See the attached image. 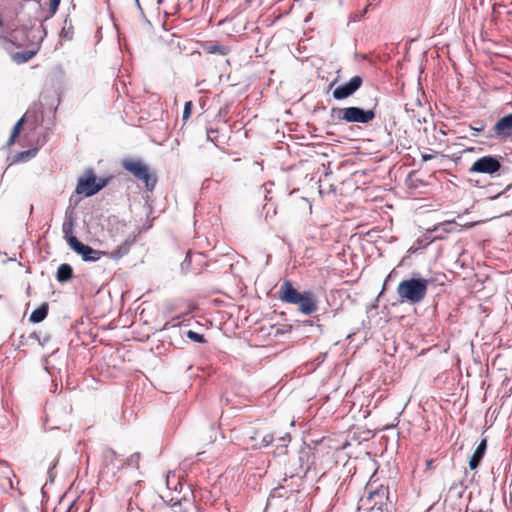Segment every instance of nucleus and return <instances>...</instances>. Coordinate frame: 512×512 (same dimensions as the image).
I'll return each instance as SVG.
<instances>
[{
	"label": "nucleus",
	"mask_w": 512,
	"mask_h": 512,
	"mask_svg": "<svg viewBox=\"0 0 512 512\" xmlns=\"http://www.w3.org/2000/svg\"><path fill=\"white\" fill-rule=\"evenodd\" d=\"M428 284L429 281L421 277L405 279L398 284L397 294L401 302L418 304L425 299Z\"/></svg>",
	"instance_id": "nucleus-1"
},
{
	"label": "nucleus",
	"mask_w": 512,
	"mask_h": 512,
	"mask_svg": "<svg viewBox=\"0 0 512 512\" xmlns=\"http://www.w3.org/2000/svg\"><path fill=\"white\" fill-rule=\"evenodd\" d=\"M375 108L376 105L371 109H363L357 106L345 108L333 107L331 109V116L346 123L367 124L375 118Z\"/></svg>",
	"instance_id": "nucleus-2"
},
{
	"label": "nucleus",
	"mask_w": 512,
	"mask_h": 512,
	"mask_svg": "<svg viewBox=\"0 0 512 512\" xmlns=\"http://www.w3.org/2000/svg\"><path fill=\"white\" fill-rule=\"evenodd\" d=\"M123 167L138 180L143 181L148 191H152L155 188L157 179L155 175L149 172L148 167L142 161L133 159L124 160Z\"/></svg>",
	"instance_id": "nucleus-3"
},
{
	"label": "nucleus",
	"mask_w": 512,
	"mask_h": 512,
	"mask_svg": "<svg viewBox=\"0 0 512 512\" xmlns=\"http://www.w3.org/2000/svg\"><path fill=\"white\" fill-rule=\"evenodd\" d=\"M106 183L107 181L105 179H99V181H97L94 171L89 169L78 179L76 193L90 197L104 188Z\"/></svg>",
	"instance_id": "nucleus-4"
},
{
	"label": "nucleus",
	"mask_w": 512,
	"mask_h": 512,
	"mask_svg": "<svg viewBox=\"0 0 512 512\" xmlns=\"http://www.w3.org/2000/svg\"><path fill=\"white\" fill-rule=\"evenodd\" d=\"M162 331H167L169 333V337H181L186 336L190 340L197 343H204L205 338L203 334L197 333L192 330H187L185 327L181 325V322L177 319H172L164 324Z\"/></svg>",
	"instance_id": "nucleus-5"
},
{
	"label": "nucleus",
	"mask_w": 512,
	"mask_h": 512,
	"mask_svg": "<svg viewBox=\"0 0 512 512\" xmlns=\"http://www.w3.org/2000/svg\"><path fill=\"white\" fill-rule=\"evenodd\" d=\"M511 137H512V113H509V114L501 117L494 124L493 128L485 134V138H487V139H498L500 141H505Z\"/></svg>",
	"instance_id": "nucleus-6"
},
{
	"label": "nucleus",
	"mask_w": 512,
	"mask_h": 512,
	"mask_svg": "<svg viewBox=\"0 0 512 512\" xmlns=\"http://www.w3.org/2000/svg\"><path fill=\"white\" fill-rule=\"evenodd\" d=\"M68 245L71 250L82 257L85 262H96L100 260L102 255H106L105 252L95 250L92 247L82 243L77 237H70L68 239Z\"/></svg>",
	"instance_id": "nucleus-7"
},
{
	"label": "nucleus",
	"mask_w": 512,
	"mask_h": 512,
	"mask_svg": "<svg viewBox=\"0 0 512 512\" xmlns=\"http://www.w3.org/2000/svg\"><path fill=\"white\" fill-rule=\"evenodd\" d=\"M501 168V163L496 156L488 155L478 158L470 168V172L494 174Z\"/></svg>",
	"instance_id": "nucleus-8"
},
{
	"label": "nucleus",
	"mask_w": 512,
	"mask_h": 512,
	"mask_svg": "<svg viewBox=\"0 0 512 512\" xmlns=\"http://www.w3.org/2000/svg\"><path fill=\"white\" fill-rule=\"evenodd\" d=\"M363 79L361 76H353L348 82L339 85L333 91V98L336 100H344L352 96L362 85Z\"/></svg>",
	"instance_id": "nucleus-9"
},
{
	"label": "nucleus",
	"mask_w": 512,
	"mask_h": 512,
	"mask_svg": "<svg viewBox=\"0 0 512 512\" xmlns=\"http://www.w3.org/2000/svg\"><path fill=\"white\" fill-rule=\"evenodd\" d=\"M303 293L298 292L290 281H285L279 290V299L289 304H296L301 300Z\"/></svg>",
	"instance_id": "nucleus-10"
},
{
	"label": "nucleus",
	"mask_w": 512,
	"mask_h": 512,
	"mask_svg": "<svg viewBox=\"0 0 512 512\" xmlns=\"http://www.w3.org/2000/svg\"><path fill=\"white\" fill-rule=\"evenodd\" d=\"M368 499L373 502L372 508L378 506V509H382L385 500L389 499V491L387 487L380 485L375 490L368 491Z\"/></svg>",
	"instance_id": "nucleus-11"
},
{
	"label": "nucleus",
	"mask_w": 512,
	"mask_h": 512,
	"mask_svg": "<svg viewBox=\"0 0 512 512\" xmlns=\"http://www.w3.org/2000/svg\"><path fill=\"white\" fill-rule=\"evenodd\" d=\"M295 305H298L299 310L305 315L314 313L318 308L314 295L311 292H304L301 300Z\"/></svg>",
	"instance_id": "nucleus-12"
},
{
	"label": "nucleus",
	"mask_w": 512,
	"mask_h": 512,
	"mask_svg": "<svg viewBox=\"0 0 512 512\" xmlns=\"http://www.w3.org/2000/svg\"><path fill=\"white\" fill-rule=\"evenodd\" d=\"M487 450V439H482L469 460V468L475 470L479 467Z\"/></svg>",
	"instance_id": "nucleus-13"
},
{
	"label": "nucleus",
	"mask_w": 512,
	"mask_h": 512,
	"mask_svg": "<svg viewBox=\"0 0 512 512\" xmlns=\"http://www.w3.org/2000/svg\"><path fill=\"white\" fill-rule=\"evenodd\" d=\"M168 505L173 512H188L192 503L187 499L171 498Z\"/></svg>",
	"instance_id": "nucleus-14"
},
{
	"label": "nucleus",
	"mask_w": 512,
	"mask_h": 512,
	"mask_svg": "<svg viewBox=\"0 0 512 512\" xmlns=\"http://www.w3.org/2000/svg\"><path fill=\"white\" fill-rule=\"evenodd\" d=\"M73 277V268L70 264H61L56 273V279L60 283H65Z\"/></svg>",
	"instance_id": "nucleus-15"
},
{
	"label": "nucleus",
	"mask_w": 512,
	"mask_h": 512,
	"mask_svg": "<svg viewBox=\"0 0 512 512\" xmlns=\"http://www.w3.org/2000/svg\"><path fill=\"white\" fill-rule=\"evenodd\" d=\"M47 314L48 304L43 303L31 313L29 320L32 323H40L47 317Z\"/></svg>",
	"instance_id": "nucleus-16"
},
{
	"label": "nucleus",
	"mask_w": 512,
	"mask_h": 512,
	"mask_svg": "<svg viewBox=\"0 0 512 512\" xmlns=\"http://www.w3.org/2000/svg\"><path fill=\"white\" fill-rule=\"evenodd\" d=\"M204 50L209 54H219L223 56L230 52V48L228 46L217 43H207L204 46Z\"/></svg>",
	"instance_id": "nucleus-17"
},
{
	"label": "nucleus",
	"mask_w": 512,
	"mask_h": 512,
	"mask_svg": "<svg viewBox=\"0 0 512 512\" xmlns=\"http://www.w3.org/2000/svg\"><path fill=\"white\" fill-rule=\"evenodd\" d=\"M433 231L438 233L437 238L442 239L444 237L443 234L456 231V224L450 221L444 222L435 226Z\"/></svg>",
	"instance_id": "nucleus-18"
},
{
	"label": "nucleus",
	"mask_w": 512,
	"mask_h": 512,
	"mask_svg": "<svg viewBox=\"0 0 512 512\" xmlns=\"http://www.w3.org/2000/svg\"><path fill=\"white\" fill-rule=\"evenodd\" d=\"M73 231H74V220H73L72 215H69L65 218V221L63 222V225H62V232L64 235V239L67 242L70 237H75L73 235Z\"/></svg>",
	"instance_id": "nucleus-19"
},
{
	"label": "nucleus",
	"mask_w": 512,
	"mask_h": 512,
	"mask_svg": "<svg viewBox=\"0 0 512 512\" xmlns=\"http://www.w3.org/2000/svg\"><path fill=\"white\" fill-rule=\"evenodd\" d=\"M273 440H274V437L272 434H265L261 437L260 443L251 444V448L261 449V448L267 447L273 442Z\"/></svg>",
	"instance_id": "nucleus-20"
},
{
	"label": "nucleus",
	"mask_w": 512,
	"mask_h": 512,
	"mask_svg": "<svg viewBox=\"0 0 512 512\" xmlns=\"http://www.w3.org/2000/svg\"><path fill=\"white\" fill-rule=\"evenodd\" d=\"M23 121H24V118L22 117V118H21V119H19V120L16 122V124L14 125V127H13V129H12V131H11L10 138H9V140H8V144H9V145H11L12 143H14L15 138L19 135Z\"/></svg>",
	"instance_id": "nucleus-21"
},
{
	"label": "nucleus",
	"mask_w": 512,
	"mask_h": 512,
	"mask_svg": "<svg viewBox=\"0 0 512 512\" xmlns=\"http://www.w3.org/2000/svg\"><path fill=\"white\" fill-rule=\"evenodd\" d=\"M36 54L35 51H25L23 53H16L15 56H14V59L17 61V62H27L29 61L30 59H32L34 57V55Z\"/></svg>",
	"instance_id": "nucleus-22"
},
{
	"label": "nucleus",
	"mask_w": 512,
	"mask_h": 512,
	"mask_svg": "<svg viewBox=\"0 0 512 512\" xmlns=\"http://www.w3.org/2000/svg\"><path fill=\"white\" fill-rule=\"evenodd\" d=\"M37 151H38L37 148L22 151L17 155V158L19 161H26V160L34 157L37 154Z\"/></svg>",
	"instance_id": "nucleus-23"
},
{
	"label": "nucleus",
	"mask_w": 512,
	"mask_h": 512,
	"mask_svg": "<svg viewBox=\"0 0 512 512\" xmlns=\"http://www.w3.org/2000/svg\"><path fill=\"white\" fill-rule=\"evenodd\" d=\"M60 1L61 0H49V14L45 17V20L49 19L56 13Z\"/></svg>",
	"instance_id": "nucleus-24"
},
{
	"label": "nucleus",
	"mask_w": 512,
	"mask_h": 512,
	"mask_svg": "<svg viewBox=\"0 0 512 512\" xmlns=\"http://www.w3.org/2000/svg\"><path fill=\"white\" fill-rule=\"evenodd\" d=\"M207 140L213 143L218 141V130L213 128H208L206 131Z\"/></svg>",
	"instance_id": "nucleus-25"
},
{
	"label": "nucleus",
	"mask_w": 512,
	"mask_h": 512,
	"mask_svg": "<svg viewBox=\"0 0 512 512\" xmlns=\"http://www.w3.org/2000/svg\"><path fill=\"white\" fill-rule=\"evenodd\" d=\"M128 249L126 246H119L117 249L113 250L111 255L114 259H119L127 253Z\"/></svg>",
	"instance_id": "nucleus-26"
},
{
	"label": "nucleus",
	"mask_w": 512,
	"mask_h": 512,
	"mask_svg": "<svg viewBox=\"0 0 512 512\" xmlns=\"http://www.w3.org/2000/svg\"><path fill=\"white\" fill-rule=\"evenodd\" d=\"M190 265H191V254L190 252H188L186 254V257L185 259L183 260V262L181 263V270L184 272V273H187L189 270H190Z\"/></svg>",
	"instance_id": "nucleus-27"
},
{
	"label": "nucleus",
	"mask_w": 512,
	"mask_h": 512,
	"mask_svg": "<svg viewBox=\"0 0 512 512\" xmlns=\"http://www.w3.org/2000/svg\"><path fill=\"white\" fill-rule=\"evenodd\" d=\"M191 110H192V102L187 101L184 105V110H183V115H182L183 120H187L190 117Z\"/></svg>",
	"instance_id": "nucleus-28"
},
{
	"label": "nucleus",
	"mask_w": 512,
	"mask_h": 512,
	"mask_svg": "<svg viewBox=\"0 0 512 512\" xmlns=\"http://www.w3.org/2000/svg\"><path fill=\"white\" fill-rule=\"evenodd\" d=\"M60 36L62 38H65L66 40H71L73 37L72 27H69V28L63 27V29L61 30Z\"/></svg>",
	"instance_id": "nucleus-29"
},
{
	"label": "nucleus",
	"mask_w": 512,
	"mask_h": 512,
	"mask_svg": "<svg viewBox=\"0 0 512 512\" xmlns=\"http://www.w3.org/2000/svg\"><path fill=\"white\" fill-rule=\"evenodd\" d=\"M139 457H140V454L139 453H134L132 454L128 459H127V465L129 466H134L138 463V460H139Z\"/></svg>",
	"instance_id": "nucleus-30"
},
{
	"label": "nucleus",
	"mask_w": 512,
	"mask_h": 512,
	"mask_svg": "<svg viewBox=\"0 0 512 512\" xmlns=\"http://www.w3.org/2000/svg\"><path fill=\"white\" fill-rule=\"evenodd\" d=\"M470 128L473 130L472 136H474V137L478 136L481 132H484L483 124H479L476 126H470Z\"/></svg>",
	"instance_id": "nucleus-31"
},
{
	"label": "nucleus",
	"mask_w": 512,
	"mask_h": 512,
	"mask_svg": "<svg viewBox=\"0 0 512 512\" xmlns=\"http://www.w3.org/2000/svg\"><path fill=\"white\" fill-rule=\"evenodd\" d=\"M103 455L106 459H113L116 455V452L113 450V449H105V451L103 452Z\"/></svg>",
	"instance_id": "nucleus-32"
},
{
	"label": "nucleus",
	"mask_w": 512,
	"mask_h": 512,
	"mask_svg": "<svg viewBox=\"0 0 512 512\" xmlns=\"http://www.w3.org/2000/svg\"><path fill=\"white\" fill-rule=\"evenodd\" d=\"M370 6V4H368L362 11H360L359 14L355 15L352 20L353 21H359L368 11V7Z\"/></svg>",
	"instance_id": "nucleus-33"
},
{
	"label": "nucleus",
	"mask_w": 512,
	"mask_h": 512,
	"mask_svg": "<svg viewBox=\"0 0 512 512\" xmlns=\"http://www.w3.org/2000/svg\"><path fill=\"white\" fill-rule=\"evenodd\" d=\"M56 465H57V462L53 461V463L48 467V470H47V474H48V476H49L51 481L53 480V477H54L53 474H52V471L56 467Z\"/></svg>",
	"instance_id": "nucleus-34"
},
{
	"label": "nucleus",
	"mask_w": 512,
	"mask_h": 512,
	"mask_svg": "<svg viewBox=\"0 0 512 512\" xmlns=\"http://www.w3.org/2000/svg\"><path fill=\"white\" fill-rule=\"evenodd\" d=\"M431 159H433V156L430 155V154H423L422 155V160L425 161V162H427V161H429Z\"/></svg>",
	"instance_id": "nucleus-35"
},
{
	"label": "nucleus",
	"mask_w": 512,
	"mask_h": 512,
	"mask_svg": "<svg viewBox=\"0 0 512 512\" xmlns=\"http://www.w3.org/2000/svg\"><path fill=\"white\" fill-rule=\"evenodd\" d=\"M250 440H251L252 444L253 443H260V440H258V436L257 435L251 436Z\"/></svg>",
	"instance_id": "nucleus-36"
},
{
	"label": "nucleus",
	"mask_w": 512,
	"mask_h": 512,
	"mask_svg": "<svg viewBox=\"0 0 512 512\" xmlns=\"http://www.w3.org/2000/svg\"><path fill=\"white\" fill-rule=\"evenodd\" d=\"M281 440L286 442V441H290V434H285L283 437H281Z\"/></svg>",
	"instance_id": "nucleus-37"
},
{
	"label": "nucleus",
	"mask_w": 512,
	"mask_h": 512,
	"mask_svg": "<svg viewBox=\"0 0 512 512\" xmlns=\"http://www.w3.org/2000/svg\"><path fill=\"white\" fill-rule=\"evenodd\" d=\"M40 28H41V30L43 31V34H44V36H45V35H46L45 27L41 24V25H40Z\"/></svg>",
	"instance_id": "nucleus-38"
},
{
	"label": "nucleus",
	"mask_w": 512,
	"mask_h": 512,
	"mask_svg": "<svg viewBox=\"0 0 512 512\" xmlns=\"http://www.w3.org/2000/svg\"><path fill=\"white\" fill-rule=\"evenodd\" d=\"M9 483H10V486L13 487V483H12L11 479H9Z\"/></svg>",
	"instance_id": "nucleus-39"
},
{
	"label": "nucleus",
	"mask_w": 512,
	"mask_h": 512,
	"mask_svg": "<svg viewBox=\"0 0 512 512\" xmlns=\"http://www.w3.org/2000/svg\"><path fill=\"white\" fill-rule=\"evenodd\" d=\"M508 215H512V210L508 213Z\"/></svg>",
	"instance_id": "nucleus-40"
}]
</instances>
